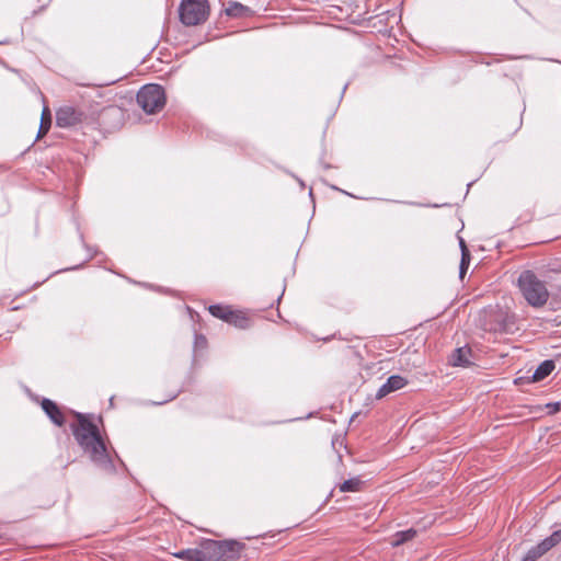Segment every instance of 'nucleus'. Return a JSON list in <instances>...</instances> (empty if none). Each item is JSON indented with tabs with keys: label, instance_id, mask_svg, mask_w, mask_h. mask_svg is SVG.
Masks as SVG:
<instances>
[{
	"label": "nucleus",
	"instance_id": "obj_10",
	"mask_svg": "<svg viewBox=\"0 0 561 561\" xmlns=\"http://www.w3.org/2000/svg\"><path fill=\"white\" fill-rule=\"evenodd\" d=\"M554 368L556 364L552 359L543 360L534 371L531 377L533 381L537 382L543 380L553 371Z\"/></svg>",
	"mask_w": 561,
	"mask_h": 561
},
{
	"label": "nucleus",
	"instance_id": "obj_4",
	"mask_svg": "<svg viewBox=\"0 0 561 561\" xmlns=\"http://www.w3.org/2000/svg\"><path fill=\"white\" fill-rule=\"evenodd\" d=\"M207 0H182L179 13L181 22L186 26H195L204 23L209 15Z\"/></svg>",
	"mask_w": 561,
	"mask_h": 561
},
{
	"label": "nucleus",
	"instance_id": "obj_2",
	"mask_svg": "<svg viewBox=\"0 0 561 561\" xmlns=\"http://www.w3.org/2000/svg\"><path fill=\"white\" fill-rule=\"evenodd\" d=\"M518 286L526 301L533 307H542L549 298L545 282L531 271H525L519 275Z\"/></svg>",
	"mask_w": 561,
	"mask_h": 561
},
{
	"label": "nucleus",
	"instance_id": "obj_23",
	"mask_svg": "<svg viewBox=\"0 0 561 561\" xmlns=\"http://www.w3.org/2000/svg\"><path fill=\"white\" fill-rule=\"evenodd\" d=\"M560 403L559 402H556V403H552V404H549L548 407L552 408L553 411H559L560 410Z\"/></svg>",
	"mask_w": 561,
	"mask_h": 561
},
{
	"label": "nucleus",
	"instance_id": "obj_11",
	"mask_svg": "<svg viewBox=\"0 0 561 561\" xmlns=\"http://www.w3.org/2000/svg\"><path fill=\"white\" fill-rule=\"evenodd\" d=\"M250 12H251L250 8H248L237 1L228 2L227 7L225 9V13L231 18H242V16L248 15Z\"/></svg>",
	"mask_w": 561,
	"mask_h": 561
},
{
	"label": "nucleus",
	"instance_id": "obj_9",
	"mask_svg": "<svg viewBox=\"0 0 561 561\" xmlns=\"http://www.w3.org/2000/svg\"><path fill=\"white\" fill-rule=\"evenodd\" d=\"M472 351L468 346L456 348L450 357V363L454 366L468 367L472 364L471 362Z\"/></svg>",
	"mask_w": 561,
	"mask_h": 561
},
{
	"label": "nucleus",
	"instance_id": "obj_17",
	"mask_svg": "<svg viewBox=\"0 0 561 561\" xmlns=\"http://www.w3.org/2000/svg\"><path fill=\"white\" fill-rule=\"evenodd\" d=\"M50 124H51L50 112L47 107H45L42 113V119H41V125H39V129H38V134H37V139L42 138L43 136H45L48 133V130L50 128Z\"/></svg>",
	"mask_w": 561,
	"mask_h": 561
},
{
	"label": "nucleus",
	"instance_id": "obj_5",
	"mask_svg": "<svg viewBox=\"0 0 561 561\" xmlns=\"http://www.w3.org/2000/svg\"><path fill=\"white\" fill-rule=\"evenodd\" d=\"M137 103L147 114H153L165 104L164 90L158 84L145 85L137 93Z\"/></svg>",
	"mask_w": 561,
	"mask_h": 561
},
{
	"label": "nucleus",
	"instance_id": "obj_16",
	"mask_svg": "<svg viewBox=\"0 0 561 561\" xmlns=\"http://www.w3.org/2000/svg\"><path fill=\"white\" fill-rule=\"evenodd\" d=\"M173 556L178 559H182L185 561H202L199 548L184 549L179 552H175Z\"/></svg>",
	"mask_w": 561,
	"mask_h": 561
},
{
	"label": "nucleus",
	"instance_id": "obj_6",
	"mask_svg": "<svg viewBox=\"0 0 561 561\" xmlns=\"http://www.w3.org/2000/svg\"><path fill=\"white\" fill-rule=\"evenodd\" d=\"M87 114L79 107L72 105L60 106L56 112V124L61 128H69L83 123Z\"/></svg>",
	"mask_w": 561,
	"mask_h": 561
},
{
	"label": "nucleus",
	"instance_id": "obj_14",
	"mask_svg": "<svg viewBox=\"0 0 561 561\" xmlns=\"http://www.w3.org/2000/svg\"><path fill=\"white\" fill-rule=\"evenodd\" d=\"M208 311L210 312L211 316L228 322L232 309L228 306L211 305L208 307Z\"/></svg>",
	"mask_w": 561,
	"mask_h": 561
},
{
	"label": "nucleus",
	"instance_id": "obj_24",
	"mask_svg": "<svg viewBox=\"0 0 561 561\" xmlns=\"http://www.w3.org/2000/svg\"><path fill=\"white\" fill-rule=\"evenodd\" d=\"M176 396H178V393L172 394L169 400L174 399Z\"/></svg>",
	"mask_w": 561,
	"mask_h": 561
},
{
	"label": "nucleus",
	"instance_id": "obj_22",
	"mask_svg": "<svg viewBox=\"0 0 561 561\" xmlns=\"http://www.w3.org/2000/svg\"><path fill=\"white\" fill-rule=\"evenodd\" d=\"M459 244H460V249H461V255L466 252L467 254H470L467 245H466V242L463 239L460 238V241H459Z\"/></svg>",
	"mask_w": 561,
	"mask_h": 561
},
{
	"label": "nucleus",
	"instance_id": "obj_18",
	"mask_svg": "<svg viewBox=\"0 0 561 561\" xmlns=\"http://www.w3.org/2000/svg\"><path fill=\"white\" fill-rule=\"evenodd\" d=\"M248 322L249 320L243 313L233 310L228 319V323L240 329H245L248 327Z\"/></svg>",
	"mask_w": 561,
	"mask_h": 561
},
{
	"label": "nucleus",
	"instance_id": "obj_21",
	"mask_svg": "<svg viewBox=\"0 0 561 561\" xmlns=\"http://www.w3.org/2000/svg\"><path fill=\"white\" fill-rule=\"evenodd\" d=\"M470 264V254H467L466 252L461 255L460 266H459V276L460 278H463L468 267Z\"/></svg>",
	"mask_w": 561,
	"mask_h": 561
},
{
	"label": "nucleus",
	"instance_id": "obj_15",
	"mask_svg": "<svg viewBox=\"0 0 561 561\" xmlns=\"http://www.w3.org/2000/svg\"><path fill=\"white\" fill-rule=\"evenodd\" d=\"M364 482L360 480V478H351L348 480H345L343 483L339 485V489L341 492H357L362 489Z\"/></svg>",
	"mask_w": 561,
	"mask_h": 561
},
{
	"label": "nucleus",
	"instance_id": "obj_13",
	"mask_svg": "<svg viewBox=\"0 0 561 561\" xmlns=\"http://www.w3.org/2000/svg\"><path fill=\"white\" fill-rule=\"evenodd\" d=\"M124 112L119 106L111 105L106 106L101 112V118L103 122H105L107 118H114L118 123L123 121Z\"/></svg>",
	"mask_w": 561,
	"mask_h": 561
},
{
	"label": "nucleus",
	"instance_id": "obj_19",
	"mask_svg": "<svg viewBox=\"0 0 561 561\" xmlns=\"http://www.w3.org/2000/svg\"><path fill=\"white\" fill-rule=\"evenodd\" d=\"M561 541V529L553 531L549 537L543 539L540 543L548 552Z\"/></svg>",
	"mask_w": 561,
	"mask_h": 561
},
{
	"label": "nucleus",
	"instance_id": "obj_8",
	"mask_svg": "<svg viewBox=\"0 0 561 561\" xmlns=\"http://www.w3.org/2000/svg\"><path fill=\"white\" fill-rule=\"evenodd\" d=\"M42 409L54 424H56L57 426L64 425V414L60 411L59 407L54 401H51L50 399H43Z\"/></svg>",
	"mask_w": 561,
	"mask_h": 561
},
{
	"label": "nucleus",
	"instance_id": "obj_20",
	"mask_svg": "<svg viewBox=\"0 0 561 561\" xmlns=\"http://www.w3.org/2000/svg\"><path fill=\"white\" fill-rule=\"evenodd\" d=\"M545 553H547V551L539 542L537 546L528 550L522 561H537Z\"/></svg>",
	"mask_w": 561,
	"mask_h": 561
},
{
	"label": "nucleus",
	"instance_id": "obj_7",
	"mask_svg": "<svg viewBox=\"0 0 561 561\" xmlns=\"http://www.w3.org/2000/svg\"><path fill=\"white\" fill-rule=\"evenodd\" d=\"M408 383L407 379L399 375H393L378 389L376 399L380 400L389 393L402 389Z\"/></svg>",
	"mask_w": 561,
	"mask_h": 561
},
{
	"label": "nucleus",
	"instance_id": "obj_3",
	"mask_svg": "<svg viewBox=\"0 0 561 561\" xmlns=\"http://www.w3.org/2000/svg\"><path fill=\"white\" fill-rule=\"evenodd\" d=\"M242 548V543L233 540L216 541L206 539L199 546L202 561L233 560Z\"/></svg>",
	"mask_w": 561,
	"mask_h": 561
},
{
	"label": "nucleus",
	"instance_id": "obj_12",
	"mask_svg": "<svg viewBox=\"0 0 561 561\" xmlns=\"http://www.w3.org/2000/svg\"><path fill=\"white\" fill-rule=\"evenodd\" d=\"M417 535V531L414 528H410L402 531H397L391 539V545L393 547H399L412 539H414Z\"/></svg>",
	"mask_w": 561,
	"mask_h": 561
},
{
	"label": "nucleus",
	"instance_id": "obj_1",
	"mask_svg": "<svg viewBox=\"0 0 561 561\" xmlns=\"http://www.w3.org/2000/svg\"><path fill=\"white\" fill-rule=\"evenodd\" d=\"M75 415L77 423L71 426L75 439L93 462L106 466L108 454L98 426L89 415L78 412Z\"/></svg>",
	"mask_w": 561,
	"mask_h": 561
}]
</instances>
